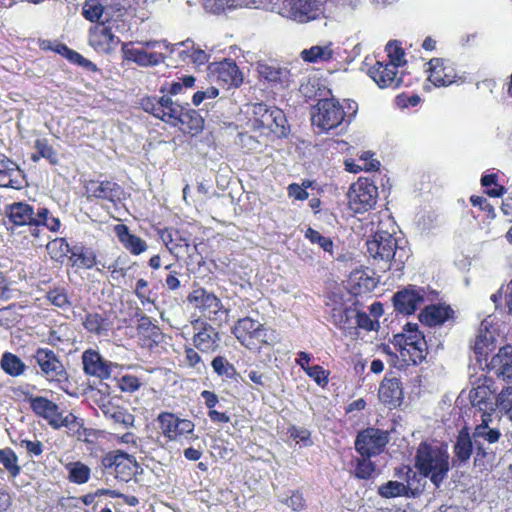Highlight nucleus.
<instances>
[{"instance_id": "obj_4", "label": "nucleus", "mask_w": 512, "mask_h": 512, "mask_svg": "<svg viewBox=\"0 0 512 512\" xmlns=\"http://www.w3.org/2000/svg\"><path fill=\"white\" fill-rule=\"evenodd\" d=\"M104 471L114 474L121 481L128 482L138 473L139 465L135 458L121 450L110 451L101 458Z\"/></svg>"}, {"instance_id": "obj_58", "label": "nucleus", "mask_w": 512, "mask_h": 512, "mask_svg": "<svg viewBox=\"0 0 512 512\" xmlns=\"http://www.w3.org/2000/svg\"><path fill=\"white\" fill-rule=\"evenodd\" d=\"M305 372L320 386L328 383V373L319 365L307 367Z\"/></svg>"}, {"instance_id": "obj_10", "label": "nucleus", "mask_w": 512, "mask_h": 512, "mask_svg": "<svg viewBox=\"0 0 512 512\" xmlns=\"http://www.w3.org/2000/svg\"><path fill=\"white\" fill-rule=\"evenodd\" d=\"M34 358L40 367V374L49 382L61 383L67 381V371L54 351L47 348H38Z\"/></svg>"}, {"instance_id": "obj_20", "label": "nucleus", "mask_w": 512, "mask_h": 512, "mask_svg": "<svg viewBox=\"0 0 512 512\" xmlns=\"http://www.w3.org/2000/svg\"><path fill=\"white\" fill-rule=\"evenodd\" d=\"M83 370L87 375L100 379H107L111 376L112 363L103 360L98 351L88 349L82 354Z\"/></svg>"}, {"instance_id": "obj_36", "label": "nucleus", "mask_w": 512, "mask_h": 512, "mask_svg": "<svg viewBox=\"0 0 512 512\" xmlns=\"http://www.w3.org/2000/svg\"><path fill=\"white\" fill-rule=\"evenodd\" d=\"M334 56L332 49V43L325 45H315L308 49H304L300 53V57L303 61L308 63H320L331 60Z\"/></svg>"}, {"instance_id": "obj_32", "label": "nucleus", "mask_w": 512, "mask_h": 512, "mask_svg": "<svg viewBox=\"0 0 512 512\" xmlns=\"http://www.w3.org/2000/svg\"><path fill=\"white\" fill-rule=\"evenodd\" d=\"M452 314L453 310L449 306L430 305L420 313L419 319L428 326H436L444 323Z\"/></svg>"}, {"instance_id": "obj_29", "label": "nucleus", "mask_w": 512, "mask_h": 512, "mask_svg": "<svg viewBox=\"0 0 512 512\" xmlns=\"http://www.w3.org/2000/svg\"><path fill=\"white\" fill-rule=\"evenodd\" d=\"M29 403L36 415L46 419L50 426L57 425L55 418L59 412V407L56 403L45 397L33 395L29 396Z\"/></svg>"}, {"instance_id": "obj_26", "label": "nucleus", "mask_w": 512, "mask_h": 512, "mask_svg": "<svg viewBox=\"0 0 512 512\" xmlns=\"http://www.w3.org/2000/svg\"><path fill=\"white\" fill-rule=\"evenodd\" d=\"M379 399L390 407H397L403 399V390L397 378H385L379 387Z\"/></svg>"}, {"instance_id": "obj_13", "label": "nucleus", "mask_w": 512, "mask_h": 512, "mask_svg": "<svg viewBox=\"0 0 512 512\" xmlns=\"http://www.w3.org/2000/svg\"><path fill=\"white\" fill-rule=\"evenodd\" d=\"M426 291L422 287L408 286L394 297L395 310L406 315L413 314L425 302Z\"/></svg>"}, {"instance_id": "obj_50", "label": "nucleus", "mask_w": 512, "mask_h": 512, "mask_svg": "<svg viewBox=\"0 0 512 512\" xmlns=\"http://www.w3.org/2000/svg\"><path fill=\"white\" fill-rule=\"evenodd\" d=\"M496 405L510 420H512V386L501 390L496 397Z\"/></svg>"}, {"instance_id": "obj_46", "label": "nucleus", "mask_w": 512, "mask_h": 512, "mask_svg": "<svg viewBox=\"0 0 512 512\" xmlns=\"http://www.w3.org/2000/svg\"><path fill=\"white\" fill-rule=\"evenodd\" d=\"M372 154L370 152H364L360 158L359 161L362 162V164L355 165L352 162L346 161V169L349 172H358L359 170H366V171H375L379 169L380 162L376 159L372 158Z\"/></svg>"}, {"instance_id": "obj_21", "label": "nucleus", "mask_w": 512, "mask_h": 512, "mask_svg": "<svg viewBox=\"0 0 512 512\" xmlns=\"http://www.w3.org/2000/svg\"><path fill=\"white\" fill-rule=\"evenodd\" d=\"M122 52L125 60L132 61L140 67L157 66L166 60L162 53L148 52L144 48H135L128 43L122 45Z\"/></svg>"}, {"instance_id": "obj_39", "label": "nucleus", "mask_w": 512, "mask_h": 512, "mask_svg": "<svg viewBox=\"0 0 512 512\" xmlns=\"http://www.w3.org/2000/svg\"><path fill=\"white\" fill-rule=\"evenodd\" d=\"M494 348L493 333L488 330L487 322L483 321L480 325L479 333L474 343V352L477 355L484 356Z\"/></svg>"}, {"instance_id": "obj_62", "label": "nucleus", "mask_w": 512, "mask_h": 512, "mask_svg": "<svg viewBox=\"0 0 512 512\" xmlns=\"http://www.w3.org/2000/svg\"><path fill=\"white\" fill-rule=\"evenodd\" d=\"M290 436L298 443H303L305 446L311 444V433L305 428L292 427L290 429Z\"/></svg>"}, {"instance_id": "obj_3", "label": "nucleus", "mask_w": 512, "mask_h": 512, "mask_svg": "<svg viewBox=\"0 0 512 512\" xmlns=\"http://www.w3.org/2000/svg\"><path fill=\"white\" fill-rule=\"evenodd\" d=\"M344 117L342 106L334 98L320 99L311 113L312 124L321 132L337 128L342 124Z\"/></svg>"}, {"instance_id": "obj_45", "label": "nucleus", "mask_w": 512, "mask_h": 512, "mask_svg": "<svg viewBox=\"0 0 512 512\" xmlns=\"http://www.w3.org/2000/svg\"><path fill=\"white\" fill-rule=\"evenodd\" d=\"M66 469L69 472L68 479L73 483L84 484L89 480L90 468L81 462L69 463Z\"/></svg>"}, {"instance_id": "obj_30", "label": "nucleus", "mask_w": 512, "mask_h": 512, "mask_svg": "<svg viewBox=\"0 0 512 512\" xmlns=\"http://www.w3.org/2000/svg\"><path fill=\"white\" fill-rule=\"evenodd\" d=\"M175 101L168 95L160 98L149 97L143 100L142 106L146 112L153 114L155 117L167 122L170 117V110L173 109Z\"/></svg>"}, {"instance_id": "obj_42", "label": "nucleus", "mask_w": 512, "mask_h": 512, "mask_svg": "<svg viewBox=\"0 0 512 512\" xmlns=\"http://www.w3.org/2000/svg\"><path fill=\"white\" fill-rule=\"evenodd\" d=\"M195 84V78L193 76H184L178 78L177 81L166 82L161 86L160 92L167 93L170 96H178L184 94L187 89H190Z\"/></svg>"}, {"instance_id": "obj_41", "label": "nucleus", "mask_w": 512, "mask_h": 512, "mask_svg": "<svg viewBox=\"0 0 512 512\" xmlns=\"http://www.w3.org/2000/svg\"><path fill=\"white\" fill-rule=\"evenodd\" d=\"M274 110H276V107H268L263 103L255 104L253 106V125L264 129L271 127Z\"/></svg>"}, {"instance_id": "obj_43", "label": "nucleus", "mask_w": 512, "mask_h": 512, "mask_svg": "<svg viewBox=\"0 0 512 512\" xmlns=\"http://www.w3.org/2000/svg\"><path fill=\"white\" fill-rule=\"evenodd\" d=\"M0 464L4 466L9 475L13 478L21 472L18 464V457L11 448L0 449Z\"/></svg>"}, {"instance_id": "obj_17", "label": "nucleus", "mask_w": 512, "mask_h": 512, "mask_svg": "<svg viewBox=\"0 0 512 512\" xmlns=\"http://www.w3.org/2000/svg\"><path fill=\"white\" fill-rule=\"evenodd\" d=\"M473 452L476 453V442L473 434H470L467 428L459 431L456 441L453 445L452 465L461 467L468 463Z\"/></svg>"}, {"instance_id": "obj_6", "label": "nucleus", "mask_w": 512, "mask_h": 512, "mask_svg": "<svg viewBox=\"0 0 512 512\" xmlns=\"http://www.w3.org/2000/svg\"><path fill=\"white\" fill-rule=\"evenodd\" d=\"M350 208L355 213H363L374 207L378 188L368 179H359L351 185L347 193Z\"/></svg>"}, {"instance_id": "obj_7", "label": "nucleus", "mask_w": 512, "mask_h": 512, "mask_svg": "<svg viewBox=\"0 0 512 512\" xmlns=\"http://www.w3.org/2000/svg\"><path fill=\"white\" fill-rule=\"evenodd\" d=\"M367 253L375 260L384 263L383 270L390 269V261L395 258L397 253V241L392 234L381 231L375 233L367 243Z\"/></svg>"}, {"instance_id": "obj_49", "label": "nucleus", "mask_w": 512, "mask_h": 512, "mask_svg": "<svg viewBox=\"0 0 512 512\" xmlns=\"http://www.w3.org/2000/svg\"><path fill=\"white\" fill-rule=\"evenodd\" d=\"M272 126L268 127L267 130L274 133L278 137H284L289 133V127L287 126V120L284 112L281 109L276 108L272 116Z\"/></svg>"}, {"instance_id": "obj_31", "label": "nucleus", "mask_w": 512, "mask_h": 512, "mask_svg": "<svg viewBox=\"0 0 512 512\" xmlns=\"http://www.w3.org/2000/svg\"><path fill=\"white\" fill-rule=\"evenodd\" d=\"M214 74L219 82H223L228 86H239L242 81V74L239 71L235 62L225 60L217 64L214 69Z\"/></svg>"}, {"instance_id": "obj_28", "label": "nucleus", "mask_w": 512, "mask_h": 512, "mask_svg": "<svg viewBox=\"0 0 512 512\" xmlns=\"http://www.w3.org/2000/svg\"><path fill=\"white\" fill-rule=\"evenodd\" d=\"M429 65V81L435 86H448L455 80L453 68L444 66L443 59L434 58L428 63Z\"/></svg>"}, {"instance_id": "obj_47", "label": "nucleus", "mask_w": 512, "mask_h": 512, "mask_svg": "<svg viewBox=\"0 0 512 512\" xmlns=\"http://www.w3.org/2000/svg\"><path fill=\"white\" fill-rule=\"evenodd\" d=\"M211 366L219 376L234 379L237 375L235 367L225 357H215L211 362Z\"/></svg>"}, {"instance_id": "obj_2", "label": "nucleus", "mask_w": 512, "mask_h": 512, "mask_svg": "<svg viewBox=\"0 0 512 512\" xmlns=\"http://www.w3.org/2000/svg\"><path fill=\"white\" fill-rule=\"evenodd\" d=\"M232 333L236 339L247 349H257L262 344L272 345L276 341L274 331L264 327L262 323L250 317L239 319Z\"/></svg>"}, {"instance_id": "obj_33", "label": "nucleus", "mask_w": 512, "mask_h": 512, "mask_svg": "<svg viewBox=\"0 0 512 512\" xmlns=\"http://www.w3.org/2000/svg\"><path fill=\"white\" fill-rule=\"evenodd\" d=\"M115 233L119 238V241L124 247L129 250L132 254L139 255L147 249L146 242L140 237L133 235L129 232L128 227L124 224H118L115 226Z\"/></svg>"}, {"instance_id": "obj_54", "label": "nucleus", "mask_w": 512, "mask_h": 512, "mask_svg": "<svg viewBox=\"0 0 512 512\" xmlns=\"http://www.w3.org/2000/svg\"><path fill=\"white\" fill-rule=\"evenodd\" d=\"M370 457L362 456L357 459L355 468V476L359 479H369L375 472V464L369 459Z\"/></svg>"}, {"instance_id": "obj_23", "label": "nucleus", "mask_w": 512, "mask_h": 512, "mask_svg": "<svg viewBox=\"0 0 512 512\" xmlns=\"http://www.w3.org/2000/svg\"><path fill=\"white\" fill-rule=\"evenodd\" d=\"M368 74L381 88L398 87L401 83V78L397 77V67L389 63L376 62L368 70Z\"/></svg>"}, {"instance_id": "obj_15", "label": "nucleus", "mask_w": 512, "mask_h": 512, "mask_svg": "<svg viewBox=\"0 0 512 512\" xmlns=\"http://www.w3.org/2000/svg\"><path fill=\"white\" fill-rule=\"evenodd\" d=\"M85 191L88 199H101L114 204L121 201L124 195V191L119 184L108 180H90L85 186Z\"/></svg>"}, {"instance_id": "obj_1", "label": "nucleus", "mask_w": 512, "mask_h": 512, "mask_svg": "<svg viewBox=\"0 0 512 512\" xmlns=\"http://www.w3.org/2000/svg\"><path fill=\"white\" fill-rule=\"evenodd\" d=\"M415 465L424 477H430L431 482L439 487L449 471V455L438 446L421 443L417 450Z\"/></svg>"}, {"instance_id": "obj_25", "label": "nucleus", "mask_w": 512, "mask_h": 512, "mask_svg": "<svg viewBox=\"0 0 512 512\" xmlns=\"http://www.w3.org/2000/svg\"><path fill=\"white\" fill-rule=\"evenodd\" d=\"M7 216L16 226L27 225L35 228L37 211L27 203L16 202L11 204L7 208Z\"/></svg>"}, {"instance_id": "obj_35", "label": "nucleus", "mask_w": 512, "mask_h": 512, "mask_svg": "<svg viewBox=\"0 0 512 512\" xmlns=\"http://www.w3.org/2000/svg\"><path fill=\"white\" fill-rule=\"evenodd\" d=\"M258 72L267 81L280 85L283 88L288 87L291 81L290 71L276 65L260 64Z\"/></svg>"}, {"instance_id": "obj_5", "label": "nucleus", "mask_w": 512, "mask_h": 512, "mask_svg": "<svg viewBox=\"0 0 512 512\" xmlns=\"http://www.w3.org/2000/svg\"><path fill=\"white\" fill-rule=\"evenodd\" d=\"M279 14L298 23H307L319 18L323 8L318 0H284Z\"/></svg>"}, {"instance_id": "obj_52", "label": "nucleus", "mask_w": 512, "mask_h": 512, "mask_svg": "<svg viewBox=\"0 0 512 512\" xmlns=\"http://www.w3.org/2000/svg\"><path fill=\"white\" fill-rule=\"evenodd\" d=\"M305 237L312 243L317 244L325 252L332 253L333 242L331 238L323 236L320 232L313 228H308L305 232Z\"/></svg>"}, {"instance_id": "obj_60", "label": "nucleus", "mask_w": 512, "mask_h": 512, "mask_svg": "<svg viewBox=\"0 0 512 512\" xmlns=\"http://www.w3.org/2000/svg\"><path fill=\"white\" fill-rule=\"evenodd\" d=\"M137 329L139 332L147 334L149 337H155L159 333L158 327L152 323L150 317L145 315L139 319Z\"/></svg>"}, {"instance_id": "obj_37", "label": "nucleus", "mask_w": 512, "mask_h": 512, "mask_svg": "<svg viewBox=\"0 0 512 512\" xmlns=\"http://www.w3.org/2000/svg\"><path fill=\"white\" fill-rule=\"evenodd\" d=\"M85 329L97 336H107L110 330L109 320L98 313H88L83 321Z\"/></svg>"}, {"instance_id": "obj_57", "label": "nucleus", "mask_w": 512, "mask_h": 512, "mask_svg": "<svg viewBox=\"0 0 512 512\" xmlns=\"http://www.w3.org/2000/svg\"><path fill=\"white\" fill-rule=\"evenodd\" d=\"M238 0H203L204 7L207 11L217 14L226 8H232L237 5Z\"/></svg>"}, {"instance_id": "obj_55", "label": "nucleus", "mask_w": 512, "mask_h": 512, "mask_svg": "<svg viewBox=\"0 0 512 512\" xmlns=\"http://www.w3.org/2000/svg\"><path fill=\"white\" fill-rule=\"evenodd\" d=\"M35 148L42 158L47 159L51 164L58 163V156L56 151L47 143L45 139H38L35 141Z\"/></svg>"}, {"instance_id": "obj_44", "label": "nucleus", "mask_w": 512, "mask_h": 512, "mask_svg": "<svg viewBox=\"0 0 512 512\" xmlns=\"http://www.w3.org/2000/svg\"><path fill=\"white\" fill-rule=\"evenodd\" d=\"M40 225L46 226L50 231L56 232L59 230L61 224L58 218L50 215V212L47 208L39 207L37 209L35 228L31 230L33 235H37L35 231Z\"/></svg>"}, {"instance_id": "obj_16", "label": "nucleus", "mask_w": 512, "mask_h": 512, "mask_svg": "<svg viewBox=\"0 0 512 512\" xmlns=\"http://www.w3.org/2000/svg\"><path fill=\"white\" fill-rule=\"evenodd\" d=\"M406 326L409 328L408 332L410 334L407 336H396V338H401L404 340L401 355L404 357L406 352L414 364H420L427 355L426 341L420 333L413 331V326L411 324H407Z\"/></svg>"}, {"instance_id": "obj_9", "label": "nucleus", "mask_w": 512, "mask_h": 512, "mask_svg": "<svg viewBox=\"0 0 512 512\" xmlns=\"http://www.w3.org/2000/svg\"><path fill=\"white\" fill-rule=\"evenodd\" d=\"M388 442L387 431L370 427L358 433L355 449L361 456L371 457L380 454Z\"/></svg>"}, {"instance_id": "obj_63", "label": "nucleus", "mask_w": 512, "mask_h": 512, "mask_svg": "<svg viewBox=\"0 0 512 512\" xmlns=\"http://www.w3.org/2000/svg\"><path fill=\"white\" fill-rule=\"evenodd\" d=\"M219 91L215 87H209L203 91H197L192 98V102L195 106H199L205 99H213L217 97Z\"/></svg>"}, {"instance_id": "obj_24", "label": "nucleus", "mask_w": 512, "mask_h": 512, "mask_svg": "<svg viewBox=\"0 0 512 512\" xmlns=\"http://www.w3.org/2000/svg\"><path fill=\"white\" fill-rule=\"evenodd\" d=\"M495 374L505 381L512 382V346L507 345L499 349L489 363Z\"/></svg>"}, {"instance_id": "obj_34", "label": "nucleus", "mask_w": 512, "mask_h": 512, "mask_svg": "<svg viewBox=\"0 0 512 512\" xmlns=\"http://www.w3.org/2000/svg\"><path fill=\"white\" fill-rule=\"evenodd\" d=\"M100 409L106 418L111 419L115 424L122 425L124 428L130 427L134 423V416L131 413L109 400L103 402Z\"/></svg>"}, {"instance_id": "obj_56", "label": "nucleus", "mask_w": 512, "mask_h": 512, "mask_svg": "<svg viewBox=\"0 0 512 512\" xmlns=\"http://www.w3.org/2000/svg\"><path fill=\"white\" fill-rule=\"evenodd\" d=\"M46 297L51 304L59 308H68L71 305L64 289L50 290Z\"/></svg>"}, {"instance_id": "obj_59", "label": "nucleus", "mask_w": 512, "mask_h": 512, "mask_svg": "<svg viewBox=\"0 0 512 512\" xmlns=\"http://www.w3.org/2000/svg\"><path fill=\"white\" fill-rule=\"evenodd\" d=\"M18 318V314L15 311V305H10L0 309V325L4 327H10L13 325Z\"/></svg>"}, {"instance_id": "obj_12", "label": "nucleus", "mask_w": 512, "mask_h": 512, "mask_svg": "<svg viewBox=\"0 0 512 512\" xmlns=\"http://www.w3.org/2000/svg\"><path fill=\"white\" fill-rule=\"evenodd\" d=\"M158 421L163 435L172 441L187 438L194 431V423L188 419H182L173 413L163 412L158 416Z\"/></svg>"}, {"instance_id": "obj_18", "label": "nucleus", "mask_w": 512, "mask_h": 512, "mask_svg": "<svg viewBox=\"0 0 512 512\" xmlns=\"http://www.w3.org/2000/svg\"><path fill=\"white\" fill-rule=\"evenodd\" d=\"M199 329L193 336L194 346L203 353H213L220 345V335L210 324L197 321L194 326Z\"/></svg>"}, {"instance_id": "obj_11", "label": "nucleus", "mask_w": 512, "mask_h": 512, "mask_svg": "<svg viewBox=\"0 0 512 512\" xmlns=\"http://www.w3.org/2000/svg\"><path fill=\"white\" fill-rule=\"evenodd\" d=\"M118 29L115 22L100 23L89 32V44L98 52L109 54L120 43V38L115 34Z\"/></svg>"}, {"instance_id": "obj_27", "label": "nucleus", "mask_w": 512, "mask_h": 512, "mask_svg": "<svg viewBox=\"0 0 512 512\" xmlns=\"http://www.w3.org/2000/svg\"><path fill=\"white\" fill-rule=\"evenodd\" d=\"M473 436L476 442V456L474 458V464L484 459L487 456L485 447L483 446L482 439L490 444L496 443L501 437V433L498 429H491L486 424H479L474 428Z\"/></svg>"}, {"instance_id": "obj_61", "label": "nucleus", "mask_w": 512, "mask_h": 512, "mask_svg": "<svg viewBox=\"0 0 512 512\" xmlns=\"http://www.w3.org/2000/svg\"><path fill=\"white\" fill-rule=\"evenodd\" d=\"M355 318L358 327L365 329L367 331L376 330L377 327L379 326L378 321L372 320L370 316L365 312H357Z\"/></svg>"}, {"instance_id": "obj_64", "label": "nucleus", "mask_w": 512, "mask_h": 512, "mask_svg": "<svg viewBox=\"0 0 512 512\" xmlns=\"http://www.w3.org/2000/svg\"><path fill=\"white\" fill-rule=\"evenodd\" d=\"M175 49L174 52H178V58L183 62H190V55L193 48V42L190 40H187L185 42H181L178 44H174Z\"/></svg>"}, {"instance_id": "obj_22", "label": "nucleus", "mask_w": 512, "mask_h": 512, "mask_svg": "<svg viewBox=\"0 0 512 512\" xmlns=\"http://www.w3.org/2000/svg\"><path fill=\"white\" fill-rule=\"evenodd\" d=\"M410 473L413 474V477H416V473L409 469L407 475ZM378 493L384 498H395L400 496L416 498L422 493V489L418 487L413 488L410 482V476H408L407 485L398 481H388L378 487Z\"/></svg>"}, {"instance_id": "obj_14", "label": "nucleus", "mask_w": 512, "mask_h": 512, "mask_svg": "<svg viewBox=\"0 0 512 512\" xmlns=\"http://www.w3.org/2000/svg\"><path fill=\"white\" fill-rule=\"evenodd\" d=\"M188 301L194 303L202 311L203 315L210 320L215 321L219 318L220 314H227L220 299L205 289L194 290L188 296Z\"/></svg>"}, {"instance_id": "obj_48", "label": "nucleus", "mask_w": 512, "mask_h": 512, "mask_svg": "<svg viewBox=\"0 0 512 512\" xmlns=\"http://www.w3.org/2000/svg\"><path fill=\"white\" fill-rule=\"evenodd\" d=\"M47 250L51 255V258L58 261L66 257L68 253L72 254V249L64 238H57L50 241L47 244Z\"/></svg>"}, {"instance_id": "obj_19", "label": "nucleus", "mask_w": 512, "mask_h": 512, "mask_svg": "<svg viewBox=\"0 0 512 512\" xmlns=\"http://www.w3.org/2000/svg\"><path fill=\"white\" fill-rule=\"evenodd\" d=\"M492 385V379L486 377L477 378L469 393L471 404L478 407L480 410L489 409L493 411L492 395L494 390L492 389Z\"/></svg>"}, {"instance_id": "obj_38", "label": "nucleus", "mask_w": 512, "mask_h": 512, "mask_svg": "<svg viewBox=\"0 0 512 512\" xmlns=\"http://www.w3.org/2000/svg\"><path fill=\"white\" fill-rule=\"evenodd\" d=\"M1 369L11 377H18L26 371V364L15 354L11 352L3 353L0 360Z\"/></svg>"}, {"instance_id": "obj_8", "label": "nucleus", "mask_w": 512, "mask_h": 512, "mask_svg": "<svg viewBox=\"0 0 512 512\" xmlns=\"http://www.w3.org/2000/svg\"><path fill=\"white\" fill-rule=\"evenodd\" d=\"M167 123L173 126L181 127L182 131L191 135L200 133L204 126V119L194 109L189 108V104H179L175 101L174 107L170 110V117L167 118Z\"/></svg>"}, {"instance_id": "obj_40", "label": "nucleus", "mask_w": 512, "mask_h": 512, "mask_svg": "<svg viewBox=\"0 0 512 512\" xmlns=\"http://www.w3.org/2000/svg\"><path fill=\"white\" fill-rule=\"evenodd\" d=\"M83 15L92 22L109 23L111 22L104 7L99 0H87L83 6Z\"/></svg>"}, {"instance_id": "obj_53", "label": "nucleus", "mask_w": 512, "mask_h": 512, "mask_svg": "<svg viewBox=\"0 0 512 512\" xmlns=\"http://www.w3.org/2000/svg\"><path fill=\"white\" fill-rule=\"evenodd\" d=\"M72 258H76L83 267L92 268L96 264V255L91 249L74 247L72 249Z\"/></svg>"}, {"instance_id": "obj_51", "label": "nucleus", "mask_w": 512, "mask_h": 512, "mask_svg": "<svg viewBox=\"0 0 512 512\" xmlns=\"http://www.w3.org/2000/svg\"><path fill=\"white\" fill-rule=\"evenodd\" d=\"M387 55L389 57V64L399 67L406 63L404 59L405 53L404 50L398 45L396 41H390L385 48Z\"/></svg>"}]
</instances>
